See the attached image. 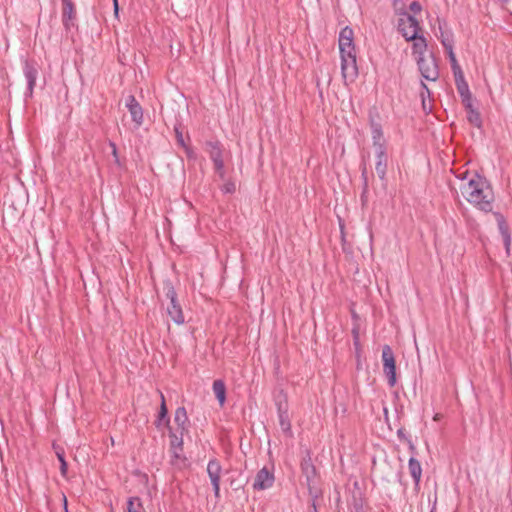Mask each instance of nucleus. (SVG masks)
<instances>
[{
    "label": "nucleus",
    "mask_w": 512,
    "mask_h": 512,
    "mask_svg": "<svg viewBox=\"0 0 512 512\" xmlns=\"http://www.w3.org/2000/svg\"><path fill=\"white\" fill-rule=\"evenodd\" d=\"M458 177L461 181L459 189L465 200L481 211H492L494 193L489 181L477 173L470 175L464 172Z\"/></svg>",
    "instance_id": "f257e3e1"
},
{
    "label": "nucleus",
    "mask_w": 512,
    "mask_h": 512,
    "mask_svg": "<svg viewBox=\"0 0 512 512\" xmlns=\"http://www.w3.org/2000/svg\"><path fill=\"white\" fill-rule=\"evenodd\" d=\"M353 38L354 32L350 27H345L340 31L339 50L341 55V73L346 85L352 83L358 75Z\"/></svg>",
    "instance_id": "f03ea898"
},
{
    "label": "nucleus",
    "mask_w": 512,
    "mask_h": 512,
    "mask_svg": "<svg viewBox=\"0 0 512 512\" xmlns=\"http://www.w3.org/2000/svg\"><path fill=\"white\" fill-rule=\"evenodd\" d=\"M205 150L209 154L210 159L214 164L215 172L221 179H224L225 168L222 157L223 150L221 144L218 141H208L205 144Z\"/></svg>",
    "instance_id": "7ed1b4c3"
},
{
    "label": "nucleus",
    "mask_w": 512,
    "mask_h": 512,
    "mask_svg": "<svg viewBox=\"0 0 512 512\" xmlns=\"http://www.w3.org/2000/svg\"><path fill=\"white\" fill-rule=\"evenodd\" d=\"M398 30L402 34V36L406 39V41H411L416 36H418V32L420 30V25L417 19L407 13H404L398 21Z\"/></svg>",
    "instance_id": "20e7f679"
},
{
    "label": "nucleus",
    "mask_w": 512,
    "mask_h": 512,
    "mask_svg": "<svg viewBox=\"0 0 512 512\" xmlns=\"http://www.w3.org/2000/svg\"><path fill=\"white\" fill-rule=\"evenodd\" d=\"M383 372L388 378L390 387L396 384V363L393 351L389 345H385L382 349Z\"/></svg>",
    "instance_id": "39448f33"
},
{
    "label": "nucleus",
    "mask_w": 512,
    "mask_h": 512,
    "mask_svg": "<svg viewBox=\"0 0 512 512\" xmlns=\"http://www.w3.org/2000/svg\"><path fill=\"white\" fill-rule=\"evenodd\" d=\"M419 71L422 77L429 81H436L439 77V70L433 56L416 58Z\"/></svg>",
    "instance_id": "423d86ee"
},
{
    "label": "nucleus",
    "mask_w": 512,
    "mask_h": 512,
    "mask_svg": "<svg viewBox=\"0 0 512 512\" xmlns=\"http://www.w3.org/2000/svg\"><path fill=\"white\" fill-rule=\"evenodd\" d=\"M167 297L170 299V303L167 306V313L171 319L178 325L185 322L184 314L181 306L177 302L176 292L173 288H170L167 292Z\"/></svg>",
    "instance_id": "0eeeda50"
},
{
    "label": "nucleus",
    "mask_w": 512,
    "mask_h": 512,
    "mask_svg": "<svg viewBox=\"0 0 512 512\" xmlns=\"http://www.w3.org/2000/svg\"><path fill=\"white\" fill-rule=\"evenodd\" d=\"M222 467L218 460L211 459L207 465V474L213 486L214 495L216 498L220 497V479Z\"/></svg>",
    "instance_id": "6e6552de"
},
{
    "label": "nucleus",
    "mask_w": 512,
    "mask_h": 512,
    "mask_svg": "<svg viewBox=\"0 0 512 512\" xmlns=\"http://www.w3.org/2000/svg\"><path fill=\"white\" fill-rule=\"evenodd\" d=\"M274 480V474L267 467H263L255 476L253 488L255 490L268 489L272 487Z\"/></svg>",
    "instance_id": "1a4fd4ad"
},
{
    "label": "nucleus",
    "mask_w": 512,
    "mask_h": 512,
    "mask_svg": "<svg viewBox=\"0 0 512 512\" xmlns=\"http://www.w3.org/2000/svg\"><path fill=\"white\" fill-rule=\"evenodd\" d=\"M125 106L131 114L132 121L135 123L137 127H140L143 124L144 120L143 109L136 100V98L133 95H129L126 98Z\"/></svg>",
    "instance_id": "9d476101"
},
{
    "label": "nucleus",
    "mask_w": 512,
    "mask_h": 512,
    "mask_svg": "<svg viewBox=\"0 0 512 512\" xmlns=\"http://www.w3.org/2000/svg\"><path fill=\"white\" fill-rule=\"evenodd\" d=\"M376 155L375 170L380 179H384L387 171L388 156L386 146L374 148Z\"/></svg>",
    "instance_id": "9b49d317"
},
{
    "label": "nucleus",
    "mask_w": 512,
    "mask_h": 512,
    "mask_svg": "<svg viewBox=\"0 0 512 512\" xmlns=\"http://www.w3.org/2000/svg\"><path fill=\"white\" fill-rule=\"evenodd\" d=\"M370 129H371L373 148L387 146V142L384 137L381 125L372 120L370 123Z\"/></svg>",
    "instance_id": "f8f14e48"
},
{
    "label": "nucleus",
    "mask_w": 512,
    "mask_h": 512,
    "mask_svg": "<svg viewBox=\"0 0 512 512\" xmlns=\"http://www.w3.org/2000/svg\"><path fill=\"white\" fill-rule=\"evenodd\" d=\"M408 469L415 485L418 486L422 476V467L420 462L414 457H411L408 462Z\"/></svg>",
    "instance_id": "ddd939ff"
},
{
    "label": "nucleus",
    "mask_w": 512,
    "mask_h": 512,
    "mask_svg": "<svg viewBox=\"0 0 512 512\" xmlns=\"http://www.w3.org/2000/svg\"><path fill=\"white\" fill-rule=\"evenodd\" d=\"M413 45H412V52L413 55L417 57H425L424 54L427 50V42L426 39L423 36H416L414 39H412Z\"/></svg>",
    "instance_id": "4468645a"
},
{
    "label": "nucleus",
    "mask_w": 512,
    "mask_h": 512,
    "mask_svg": "<svg viewBox=\"0 0 512 512\" xmlns=\"http://www.w3.org/2000/svg\"><path fill=\"white\" fill-rule=\"evenodd\" d=\"M24 75L28 83V90L32 93L37 78V69L29 62L25 63Z\"/></svg>",
    "instance_id": "2eb2a0df"
},
{
    "label": "nucleus",
    "mask_w": 512,
    "mask_h": 512,
    "mask_svg": "<svg viewBox=\"0 0 512 512\" xmlns=\"http://www.w3.org/2000/svg\"><path fill=\"white\" fill-rule=\"evenodd\" d=\"M213 392L220 406H223L226 401V387L222 380H215L213 382Z\"/></svg>",
    "instance_id": "dca6fc26"
},
{
    "label": "nucleus",
    "mask_w": 512,
    "mask_h": 512,
    "mask_svg": "<svg viewBox=\"0 0 512 512\" xmlns=\"http://www.w3.org/2000/svg\"><path fill=\"white\" fill-rule=\"evenodd\" d=\"M187 421L188 417L185 408H177L174 416V422L178 425L181 435H183V431L186 429Z\"/></svg>",
    "instance_id": "f3484780"
},
{
    "label": "nucleus",
    "mask_w": 512,
    "mask_h": 512,
    "mask_svg": "<svg viewBox=\"0 0 512 512\" xmlns=\"http://www.w3.org/2000/svg\"><path fill=\"white\" fill-rule=\"evenodd\" d=\"M498 226H499V230H500V233H501L503 241H504V246H505L506 252H507V254H509L510 246H511V236L508 231V227L502 217H500V219L498 221Z\"/></svg>",
    "instance_id": "a211bd4d"
},
{
    "label": "nucleus",
    "mask_w": 512,
    "mask_h": 512,
    "mask_svg": "<svg viewBox=\"0 0 512 512\" xmlns=\"http://www.w3.org/2000/svg\"><path fill=\"white\" fill-rule=\"evenodd\" d=\"M63 1V22L67 27L68 22L74 18L75 11L74 5L71 0H62Z\"/></svg>",
    "instance_id": "6ab92c4d"
},
{
    "label": "nucleus",
    "mask_w": 512,
    "mask_h": 512,
    "mask_svg": "<svg viewBox=\"0 0 512 512\" xmlns=\"http://www.w3.org/2000/svg\"><path fill=\"white\" fill-rule=\"evenodd\" d=\"M446 52H447V55H448V58H449V61H450V64H451V68H452L454 77H458L459 76V78H461L463 72H462V69H461L460 65L458 64V61L456 59L455 53L453 51V48L446 50Z\"/></svg>",
    "instance_id": "aec40b11"
},
{
    "label": "nucleus",
    "mask_w": 512,
    "mask_h": 512,
    "mask_svg": "<svg viewBox=\"0 0 512 512\" xmlns=\"http://www.w3.org/2000/svg\"><path fill=\"white\" fill-rule=\"evenodd\" d=\"M127 512H146L138 497H130L127 501Z\"/></svg>",
    "instance_id": "412c9836"
},
{
    "label": "nucleus",
    "mask_w": 512,
    "mask_h": 512,
    "mask_svg": "<svg viewBox=\"0 0 512 512\" xmlns=\"http://www.w3.org/2000/svg\"><path fill=\"white\" fill-rule=\"evenodd\" d=\"M439 39H440L441 44L444 46L445 50L453 48L454 40H453L452 33L443 31L440 28Z\"/></svg>",
    "instance_id": "4be33fe9"
},
{
    "label": "nucleus",
    "mask_w": 512,
    "mask_h": 512,
    "mask_svg": "<svg viewBox=\"0 0 512 512\" xmlns=\"http://www.w3.org/2000/svg\"><path fill=\"white\" fill-rule=\"evenodd\" d=\"M455 82L461 97H466V95L471 94L468 88V84L466 83L463 75L461 78H459V76L455 77Z\"/></svg>",
    "instance_id": "5701e85b"
},
{
    "label": "nucleus",
    "mask_w": 512,
    "mask_h": 512,
    "mask_svg": "<svg viewBox=\"0 0 512 512\" xmlns=\"http://www.w3.org/2000/svg\"><path fill=\"white\" fill-rule=\"evenodd\" d=\"M160 397H161V406H160L158 419L155 422L157 427H159L161 425L162 421L164 419H166V417H167V407H166V403H165V397L162 392H160Z\"/></svg>",
    "instance_id": "b1692460"
},
{
    "label": "nucleus",
    "mask_w": 512,
    "mask_h": 512,
    "mask_svg": "<svg viewBox=\"0 0 512 512\" xmlns=\"http://www.w3.org/2000/svg\"><path fill=\"white\" fill-rule=\"evenodd\" d=\"M279 423H280V427L284 433H288V434L291 433V424L288 419V415L286 413L281 412L279 414Z\"/></svg>",
    "instance_id": "393cba45"
},
{
    "label": "nucleus",
    "mask_w": 512,
    "mask_h": 512,
    "mask_svg": "<svg viewBox=\"0 0 512 512\" xmlns=\"http://www.w3.org/2000/svg\"><path fill=\"white\" fill-rule=\"evenodd\" d=\"M169 436H170L171 449H179L180 451H182V445H183L182 435L180 434V436H178L176 433L170 432Z\"/></svg>",
    "instance_id": "a878e982"
},
{
    "label": "nucleus",
    "mask_w": 512,
    "mask_h": 512,
    "mask_svg": "<svg viewBox=\"0 0 512 512\" xmlns=\"http://www.w3.org/2000/svg\"><path fill=\"white\" fill-rule=\"evenodd\" d=\"M467 118L471 124H473L476 127H480L481 118H480L479 113L476 110H474V109L468 110Z\"/></svg>",
    "instance_id": "bb28decb"
},
{
    "label": "nucleus",
    "mask_w": 512,
    "mask_h": 512,
    "mask_svg": "<svg viewBox=\"0 0 512 512\" xmlns=\"http://www.w3.org/2000/svg\"><path fill=\"white\" fill-rule=\"evenodd\" d=\"M171 451L173 453L172 464L176 465V466L184 465L185 464V458L182 455V451H180L179 449H171Z\"/></svg>",
    "instance_id": "cd10ccee"
},
{
    "label": "nucleus",
    "mask_w": 512,
    "mask_h": 512,
    "mask_svg": "<svg viewBox=\"0 0 512 512\" xmlns=\"http://www.w3.org/2000/svg\"><path fill=\"white\" fill-rule=\"evenodd\" d=\"M56 454H57L58 460L60 462V472H61L62 476L65 477L67 474L68 466H67V462L65 461V458H64V452L57 451Z\"/></svg>",
    "instance_id": "c85d7f7f"
},
{
    "label": "nucleus",
    "mask_w": 512,
    "mask_h": 512,
    "mask_svg": "<svg viewBox=\"0 0 512 512\" xmlns=\"http://www.w3.org/2000/svg\"><path fill=\"white\" fill-rule=\"evenodd\" d=\"M221 190L224 192V193H233L235 192L236 190V186H235V183L234 182H231V181H228L226 183L223 184Z\"/></svg>",
    "instance_id": "c756f323"
},
{
    "label": "nucleus",
    "mask_w": 512,
    "mask_h": 512,
    "mask_svg": "<svg viewBox=\"0 0 512 512\" xmlns=\"http://www.w3.org/2000/svg\"><path fill=\"white\" fill-rule=\"evenodd\" d=\"M175 134H176L177 143L179 145H181L182 147L185 146L186 144H185V141H184L183 134H182V132L177 127H175Z\"/></svg>",
    "instance_id": "7c9ffc66"
},
{
    "label": "nucleus",
    "mask_w": 512,
    "mask_h": 512,
    "mask_svg": "<svg viewBox=\"0 0 512 512\" xmlns=\"http://www.w3.org/2000/svg\"><path fill=\"white\" fill-rule=\"evenodd\" d=\"M462 102L465 105L467 110L473 109L471 102V94L466 95V97H462Z\"/></svg>",
    "instance_id": "2f4dec72"
},
{
    "label": "nucleus",
    "mask_w": 512,
    "mask_h": 512,
    "mask_svg": "<svg viewBox=\"0 0 512 512\" xmlns=\"http://www.w3.org/2000/svg\"><path fill=\"white\" fill-rule=\"evenodd\" d=\"M409 9L410 11H412L414 14H417L421 11V5L417 2V1H414L410 4L409 6Z\"/></svg>",
    "instance_id": "473e14b6"
},
{
    "label": "nucleus",
    "mask_w": 512,
    "mask_h": 512,
    "mask_svg": "<svg viewBox=\"0 0 512 512\" xmlns=\"http://www.w3.org/2000/svg\"><path fill=\"white\" fill-rule=\"evenodd\" d=\"M110 147L112 148V155L115 159V162L118 163L119 162V159H118V153H117V147H116V144L113 143V142H110Z\"/></svg>",
    "instance_id": "72a5a7b5"
},
{
    "label": "nucleus",
    "mask_w": 512,
    "mask_h": 512,
    "mask_svg": "<svg viewBox=\"0 0 512 512\" xmlns=\"http://www.w3.org/2000/svg\"><path fill=\"white\" fill-rule=\"evenodd\" d=\"M183 148L185 149V152L189 158L194 157V152L189 146L185 145V146H183Z\"/></svg>",
    "instance_id": "f704fd0d"
},
{
    "label": "nucleus",
    "mask_w": 512,
    "mask_h": 512,
    "mask_svg": "<svg viewBox=\"0 0 512 512\" xmlns=\"http://www.w3.org/2000/svg\"><path fill=\"white\" fill-rule=\"evenodd\" d=\"M113 2H114V12L117 15L118 14V9H119L118 1L117 0H113Z\"/></svg>",
    "instance_id": "c9c22d12"
},
{
    "label": "nucleus",
    "mask_w": 512,
    "mask_h": 512,
    "mask_svg": "<svg viewBox=\"0 0 512 512\" xmlns=\"http://www.w3.org/2000/svg\"><path fill=\"white\" fill-rule=\"evenodd\" d=\"M63 503H64L65 512H68V509H67V499H66L65 495H63Z\"/></svg>",
    "instance_id": "e433bc0d"
},
{
    "label": "nucleus",
    "mask_w": 512,
    "mask_h": 512,
    "mask_svg": "<svg viewBox=\"0 0 512 512\" xmlns=\"http://www.w3.org/2000/svg\"><path fill=\"white\" fill-rule=\"evenodd\" d=\"M421 86H422L423 90H425V91L427 92V94L429 95V94H430V92H429V90H428L427 85H426L425 83H423V82H422V83H421Z\"/></svg>",
    "instance_id": "4c0bfd02"
},
{
    "label": "nucleus",
    "mask_w": 512,
    "mask_h": 512,
    "mask_svg": "<svg viewBox=\"0 0 512 512\" xmlns=\"http://www.w3.org/2000/svg\"><path fill=\"white\" fill-rule=\"evenodd\" d=\"M441 417H442V415H441V414L436 413V414L434 415V418H433V419H434L435 421H438V420H440V419H441Z\"/></svg>",
    "instance_id": "58836bf2"
},
{
    "label": "nucleus",
    "mask_w": 512,
    "mask_h": 512,
    "mask_svg": "<svg viewBox=\"0 0 512 512\" xmlns=\"http://www.w3.org/2000/svg\"><path fill=\"white\" fill-rule=\"evenodd\" d=\"M410 449H411V451H412V452H414L415 447L411 444V445H410Z\"/></svg>",
    "instance_id": "ea45409f"
}]
</instances>
